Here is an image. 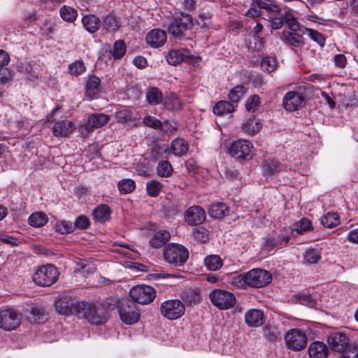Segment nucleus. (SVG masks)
Listing matches in <instances>:
<instances>
[{
  "mask_svg": "<svg viewBox=\"0 0 358 358\" xmlns=\"http://www.w3.org/2000/svg\"><path fill=\"white\" fill-rule=\"evenodd\" d=\"M160 313L169 320L180 318L185 313V306L179 299H169L161 303Z\"/></svg>",
  "mask_w": 358,
  "mask_h": 358,
  "instance_id": "nucleus-5",
  "label": "nucleus"
},
{
  "mask_svg": "<svg viewBox=\"0 0 358 358\" xmlns=\"http://www.w3.org/2000/svg\"><path fill=\"white\" fill-rule=\"evenodd\" d=\"M68 71L71 76H78L85 72L86 66L83 61L76 60L69 65Z\"/></svg>",
  "mask_w": 358,
  "mask_h": 358,
  "instance_id": "nucleus-49",
  "label": "nucleus"
},
{
  "mask_svg": "<svg viewBox=\"0 0 358 358\" xmlns=\"http://www.w3.org/2000/svg\"><path fill=\"white\" fill-rule=\"evenodd\" d=\"M165 262L174 266L183 265L189 257V252L183 245L178 243L167 245L163 251Z\"/></svg>",
  "mask_w": 358,
  "mask_h": 358,
  "instance_id": "nucleus-2",
  "label": "nucleus"
},
{
  "mask_svg": "<svg viewBox=\"0 0 358 358\" xmlns=\"http://www.w3.org/2000/svg\"><path fill=\"white\" fill-rule=\"evenodd\" d=\"M61 17L66 22H73L78 17L77 10L69 6H63L59 10Z\"/></svg>",
  "mask_w": 358,
  "mask_h": 358,
  "instance_id": "nucleus-46",
  "label": "nucleus"
},
{
  "mask_svg": "<svg viewBox=\"0 0 358 358\" xmlns=\"http://www.w3.org/2000/svg\"><path fill=\"white\" fill-rule=\"evenodd\" d=\"M306 34L315 42H316L321 48L325 45V38L324 36L317 30L307 28L306 29Z\"/></svg>",
  "mask_w": 358,
  "mask_h": 358,
  "instance_id": "nucleus-54",
  "label": "nucleus"
},
{
  "mask_svg": "<svg viewBox=\"0 0 358 358\" xmlns=\"http://www.w3.org/2000/svg\"><path fill=\"white\" fill-rule=\"evenodd\" d=\"M294 230L298 234H303L313 230V227L309 219L307 217H302L296 222Z\"/></svg>",
  "mask_w": 358,
  "mask_h": 358,
  "instance_id": "nucleus-47",
  "label": "nucleus"
},
{
  "mask_svg": "<svg viewBox=\"0 0 358 358\" xmlns=\"http://www.w3.org/2000/svg\"><path fill=\"white\" fill-rule=\"evenodd\" d=\"M229 208L223 202H217L210 206L208 209L209 215L211 217L220 219L229 214Z\"/></svg>",
  "mask_w": 358,
  "mask_h": 358,
  "instance_id": "nucleus-30",
  "label": "nucleus"
},
{
  "mask_svg": "<svg viewBox=\"0 0 358 358\" xmlns=\"http://www.w3.org/2000/svg\"><path fill=\"white\" fill-rule=\"evenodd\" d=\"M102 29L109 34L115 33L122 26L121 18L113 14H108L102 17Z\"/></svg>",
  "mask_w": 358,
  "mask_h": 358,
  "instance_id": "nucleus-20",
  "label": "nucleus"
},
{
  "mask_svg": "<svg viewBox=\"0 0 358 358\" xmlns=\"http://www.w3.org/2000/svg\"><path fill=\"white\" fill-rule=\"evenodd\" d=\"M126 44L122 40L116 41L110 50V55L116 59H121L126 53Z\"/></svg>",
  "mask_w": 358,
  "mask_h": 358,
  "instance_id": "nucleus-45",
  "label": "nucleus"
},
{
  "mask_svg": "<svg viewBox=\"0 0 358 358\" xmlns=\"http://www.w3.org/2000/svg\"><path fill=\"white\" fill-rule=\"evenodd\" d=\"M283 15L284 23L292 31H296L299 29V23L291 12L287 11Z\"/></svg>",
  "mask_w": 358,
  "mask_h": 358,
  "instance_id": "nucleus-56",
  "label": "nucleus"
},
{
  "mask_svg": "<svg viewBox=\"0 0 358 358\" xmlns=\"http://www.w3.org/2000/svg\"><path fill=\"white\" fill-rule=\"evenodd\" d=\"M245 321L249 327H260L265 321L264 313L259 309L249 310L245 314Z\"/></svg>",
  "mask_w": 358,
  "mask_h": 358,
  "instance_id": "nucleus-22",
  "label": "nucleus"
},
{
  "mask_svg": "<svg viewBox=\"0 0 358 358\" xmlns=\"http://www.w3.org/2000/svg\"><path fill=\"white\" fill-rule=\"evenodd\" d=\"M187 58L188 57L185 55L182 51L179 50H171L166 56L167 62L173 66H176L182 62L187 61Z\"/></svg>",
  "mask_w": 358,
  "mask_h": 358,
  "instance_id": "nucleus-37",
  "label": "nucleus"
},
{
  "mask_svg": "<svg viewBox=\"0 0 358 358\" xmlns=\"http://www.w3.org/2000/svg\"><path fill=\"white\" fill-rule=\"evenodd\" d=\"M192 25V16L180 13L174 17L173 21L169 25L168 31L175 38H181L186 35L187 31L191 30Z\"/></svg>",
  "mask_w": 358,
  "mask_h": 358,
  "instance_id": "nucleus-4",
  "label": "nucleus"
},
{
  "mask_svg": "<svg viewBox=\"0 0 358 358\" xmlns=\"http://www.w3.org/2000/svg\"><path fill=\"white\" fill-rule=\"evenodd\" d=\"M280 38L289 46L300 48L304 45L303 36L295 32L283 31H282Z\"/></svg>",
  "mask_w": 358,
  "mask_h": 358,
  "instance_id": "nucleus-25",
  "label": "nucleus"
},
{
  "mask_svg": "<svg viewBox=\"0 0 358 358\" xmlns=\"http://www.w3.org/2000/svg\"><path fill=\"white\" fill-rule=\"evenodd\" d=\"M285 345L288 349L299 351L304 349L307 345L306 333L299 329H292L285 335Z\"/></svg>",
  "mask_w": 358,
  "mask_h": 358,
  "instance_id": "nucleus-9",
  "label": "nucleus"
},
{
  "mask_svg": "<svg viewBox=\"0 0 358 358\" xmlns=\"http://www.w3.org/2000/svg\"><path fill=\"white\" fill-rule=\"evenodd\" d=\"M86 96L92 100L96 98L101 91L100 79L95 76H89L85 86Z\"/></svg>",
  "mask_w": 358,
  "mask_h": 358,
  "instance_id": "nucleus-26",
  "label": "nucleus"
},
{
  "mask_svg": "<svg viewBox=\"0 0 358 358\" xmlns=\"http://www.w3.org/2000/svg\"><path fill=\"white\" fill-rule=\"evenodd\" d=\"M290 239L288 231L276 236H268L264 238V248L266 250H271L275 248H281L286 245Z\"/></svg>",
  "mask_w": 358,
  "mask_h": 358,
  "instance_id": "nucleus-16",
  "label": "nucleus"
},
{
  "mask_svg": "<svg viewBox=\"0 0 358 358\" xmlns=\"http://www.w3.org/2000/svg\"><path fill=\"white\" fill-rule=\"evenodd\" d=\"M90 224L89 218L85 215H79L74 222V228L81 230L87 229Z\"/></svg>",
  "mask_w": 358,
  "mask_h": 358,
  "instance_id": "nucleus-58",
  "label": "nucleus"
},
{
  "mask_svg": "<svg viewBox=\"0 0 358 358\" xmlns=\"http://www.w3.org/2000/svg\"><path fill=\"white\" fill-rule=\"evenodd\" d=\"M166 33L160 29H155L147 34L145 40L147 43L155 48L162 46L166 41Z\"/></svg>",
  "mask_w": 358,
  "mask_h": 358,
  "instance_id": "nucleus-17",
  "label": "nucleus"
},
{
  "mask_svg": "<svg viewBox=\"0 0 358 358\" xmlns=\"http://www.w3.org/2000/svg\"><path fill=\"white\" fill-rule=\"evenodd\" d=\"M133 64L139 69H144L148 66V62L143 56L136 57L133 60Z\"/></svg>",
  "mask_w": 358,
  "mask_h": 358,
  "instance_id": "nucleus-64",
  "label": "nucleus"
},
{
  "mask_svg": "<svg viewBox=\"0 0 358 358\" xmlns=\"http://www.w3.org/2000/svg\"><path fill=\"white\" fill-rule=\"evenodd\" d=\"M231 284L237 288H242L247 286L246 272L234 275L231 278Z\"/></svg>",
  "mask_w": 358,
  "mask_h": 358,
  "instance_id": "nucleus-61",
  "label": "nucleus"
},
{
  "mask_svg": "<svg viewBox=\"0 0 358 358\" xmlns=\"http://www.w3.org/2000/svg\"><path fill=\"white\" fill-rule=\"evenodd\" d=\"M229 153L237 159L248 160L253 156V146L248 141L238 140L231 143Z\"/></svg>",
  "mask_w": 358,
  "mask_h": 358,
  "instance_id": "nucleus-11",
  "label": "nucleus"
},
{
  "mask_svg": "<svg viewBox=\"0 0 358 358\" xmlns=\"http://www.w3.org/2000/svg\"><path fill=\"white\" fill-rule=\"evenodd\" d=\"M260 65L263 71L271 73L275 70L277 61L273 57H266L262 59Z\"/></svg>",
  "mask_w": 358,
  "mask_h": 358,
  "instance_id": "nucleus-55",
  "label": "nucleus"
},
{
  "mask_svg": "<svg viewBox=\"0 0 358 358\" xmlns=\"http://www.w3.org/2000/svg\"><path fill=\"white\" fill-rule=\"evenodd\" d=\"M55 230L61 234H66L73 231L74 227L71 222L61 220L57 222Z\"/></svg>",
  "mask_w": 358,
  "mask_h": 358,
  "instance_id": "nucleus-53",
  "label": "nucleus"
},
{
  "mask_svg": "<svg viewBox=\"0 0 358 358\" xmlns=\"http://www.w3.org/2000/svg\"><path fill=\"white\" fill-rule=\"evenodd\" d=\"M281 171V166L278 161L268 159L264 162L263 171L264 174L267 176H272Z\"/></svg>",
  "mask_w": 358,
  "mask_h": 358,
  "instance_id": "nucleus-40",
  "label": "nucleus"
},
{
  "mask_svg": "<svg viewBox=\"0 0 358 358\" xmlns=\"http://www.w3.org/2000/svg\"><path fill=\"white\" fill-rule=\"evenodd\" d=\"M143 123L149 127L154 129H161L162 126V122L155 117L148 115L143 119Z\"/></svg>",
  "mask_w": 358,
  "mask_h": 358,
  "instance_id": "nucleus-59",
  "label": "nucleus"
},
{
  "mask_svg": "<svg viewBox=\"0 0 358 358\" xmlns=\"http://www.w3.org/2000/svg\"><path fill=\"white\" fill-rule=\"evenodd\" d=\"M163 95L159 89L153 87L148 90L146 99L150 105H157L162 101Z\"/></svg>",
  "mask_w": 358,
  "mask_h": 358,
  "instance_id": "nucleus-39",
  "label": "nucleus"
},
{
  "mask_svg": "<svg viewBox=\"0 0 358 358\" xmlns=\"http://www.w3.org/2000/svg\"><path fill=\"white\" fill-rule=\"evenodd\" d=\"M117 187L121 193L129 194L134 190L136 183L131 179H122L118 182Z\"/></svg>",
  "mask_w": 358,
  "mask_h": 358,
  "instance_id": "nucleus-51",
  "label": "nucleus"
},
{
  "mask_svg": "<svg viewBox=\"0 0 358 358\" xmlns=\"http://www.w3.org/2000/svg\"><path fill=\"white\" fill-rule=\"evenodd\" d=\"M247 91L248 88L242 85H238L234 87L228 94V98L230 102L231 103H238L247 93Z\"/></svg>",
  "mask_w": 358,
  "mask_h": 358,
  "instance_id": "nucleus-38",
  "label": "nucleus"
},
{
  "mask_svg": "<svg viewBox=\"0 0 358 358\" xmlns=\"http://www.w3.org/2000/svg\"><path fill=\"white\" fill-rule=\"evenodd\" d=\"M92 215L96 221L105 222L110 218V210L107 205H99L94 210Z\"/></svg>",
  "mask_w": 358,
  "mask_h": 358,
  "instance_id": "nucleus-34",
  "label": "nucleus"
},
{
  "mask_svg": "<svg viewBox=\"0 0 358 358\" xmlns=\"http://www.w3.org/2000/svg\"><path fill=\"white\" fill-rule=\"evenodd\" d=\"M75 129L74 124L69 120H64L55 123L52 127V133L55 137L65 138Z\"/></svg>",
  "mask_w": 358,
  "mask_h": 358,
  "instance_id": "nucleus-19",
  "label": "nucleus"
},
{
  "mask_svg": "<svg viewBox=\"0 0 358 358\" xmlns=\"http://www.w3.org/2000/svg\"><path fill=\"white\" fill-rule=\"evenodd\" d=\"M327 341L330 348L338 353L343 352L353 344L350 343V338L346 334L339 331L331 333L328 336Z\"/></svg>",
  "mask_w": 358,
  "mask_h": 358,
  "instance_id": "nucleus-14",
  "label": "nucleus"
},
{
  "mask_svg": "<svg viewBox=\"0 0 358 358\" xmlns=\"http://www.w3.org/2000/svg\"><path fill=\"white\" fill-rule=\"evenodd\" d=\"M169 155V148L165 145L155 144L151 148V159L152 161L164 160L168 158Z\"/></svg>",
  "mask_w": 358,
  "mask_h": 358,
  "instance_id": "nucleus-32",
  "label": "nucleus"
},
{
  "mask_svg": "<svg viewBox=\"0 0 358 358\" xmlns=\"http://www.w3.org/2000/svg\"><path fill=\"white\" fill-rule=\"evenodd\" d=\"M204 265L208 270L215 271L223 266L222 258L217 255H210L205 257Z\"/></svg>",
  "mask_w": 358,
  "mask_h": 358,
  "instance_id": "nucleus-36",
  "label": "nucleus"
},
{
  "mask_svg": "<svg viewBox=\"0 0 358 358\" xmlns=\"http://www.w3.org/2000/svg\"><path fill=\"white\" fill-rule=\"evenodd\" d=\"M328 352L327 345L320 341L312 343L308 348L310 358H327Z\"/></svg>",
  "mask_w": 358,
  "mask_h": 358,
  "instance_id": "nucleus-27",
  "label": "nucleus"
},
{
  "mask_svg": "<svg viewBox=\"0 0 358 358\" xmlns=\"http://www.w3.org/2000/svg\"><path fill=\"white\" fill-rule=\"evenodd\" d=\"M234 110V107L230 101H218L213 107V113L217 116H223L231 113Z\"/></svg>",
  "mask_w": 358,
  "mask_h": 358,
  "instance_id": "nucleus-33",
  "label": "nucleus"
},
{
  "mask_svg": "<svg viewBox=\"0 0 358 358\" xmlns=\"http://www.w3.org/2000/svg\"><path fill=\"white\" fill-rule=\"evenodd\" d=\"M212 303L220 310L228 309L234 306L236 299L234 294L222 289H215L210 294Z\"/></svg>",
  "mask_w": 358,
  "mask_h": 358,
  "instance_id": "nucleus-12",
  "label": "nucleus"
},
{
  "mask_svg": "<svg viewBox=\"0 0 358 358\" xmlns=\"http://www.w3.org/2000/svg\"><path fill=\"white\" fill-rule=\"evenodd\" d=\"M22 315L13 308L0 310V328L5 331L17 329L21 322Z\"/></svg>",
  "mask_w": 358,
  "mask_h": 358,
  "instance_id": "nucleus-10",
  "label": "nucleus"
},
{
  "mask_svg": "<svg viewBox=\"0 0 358 358\" xmlns=\"http://www.w3.org/2000/svg\"><path fill=\"white\" fill-rule=\"evenodd\" d=\"M129 295L134 303L146 305L152 302L155 299L156 291L151 286L139 285L130 289Z\"/></svg>",
  "mask_w": 358,
  "mask_h": 358,
  "instance_id": "nucleus-7",
  "label": "nucleus"
},
{
  "mask_svg": "<svg viewBox=\"0 0 358 358\" xmlns=\"http://www.w3.org/2000/svg\"><path fill=\"white\" fill-rule=\"evenodd\" d=\"M171 149L176 156H182L188 151V144L183 139H175L172 141Z\"/></svg>",
  "mask_w": 358,
  "mask_h": 358,
  "instance_id": "nucleus-42",
  "label": "nucleus"
},
{
  "mask_svg": "<svg viewBox=\"0 0 358 358\" xmlns=\"http://www.w3.org/2000/svg\"><path fill=\"white\" fill-rule=\"evenodd\" d=\"M110 115L104 113H94L89 116L87 120V131L99 129L108 124Z\"/></svg>",
  "mask_w": 358,
  "mask_h": 358,
  "instance_id": "nucleus-23",
  "label": "nucleus"
},
{
  "mask_svg": "<svg viewBox=\"0 0 358 358\" xmlns=\"http://www.w3.org/2000/svg\"><path fill=\"white\" fill-rule=\"evenodd\" d=\"M82 23L85 29L90 33H95L101 27L100 19L94 15H85L82 19Z\"/></svg>",
  "mask_w": 358,
  "mask_h": 358,
  "instance_id": "nucleus-28",
  "label": "nucleus"
},
{
  "mask_svg": "<svg viewBox=\"0 0 358 358\" xmlns=\"http://www.w3.org/2000/svg\"><path fill=\"white\" fill-rule=\"evenodd\" d=\"M59 274L57 268L55 266L47 264L38 267L35 271L32 279L38 286L49 287L57 282Z\"/></svg>",
  "mask_w": 358,
  "mask_h": 358,
  "instance_id": "nucleus-3",
  "label": "nucleus"
},
{
  "mask_svg": "<svg viewBox=\"0 0 358 358\" xmlns=\"http://www.w3.org/2000/svg\"><path fill=\"white\" fill-rule=\"evenodd\" d=\"M76 308L78 312V317L85 318L91 324H102L106 322L108 317V310L104 305L78 301Z\"/></svg>",
  "mask_w": 358,
  "mask_h": 358,
  "instance_id": "nucleus-1",
  "label": "nucleus"
},
{
  "mask_svg": "<svg viewBox=\"0 0 358 358\" xmlns=\"http://www.w3.org/2000/svg\"><path fill=\"white\" fill-rule=\"evenodd\" d=\"M192 236L196 241L201 243H205L209 240V231L203 227L193 229Z\"/></svg>",
  "mask_w": 358,
  "mask_h": 358,
  "instance_id": "nucleus-48",
  "label": "nucleus"
},
{
  "mask_svg": "<svg viewBox=\"0 0 358 358\" xmlns=\"http://www.w3.org/2000/svg\"><path fill=\"white\" fill-rule=\"evenodd\" d=\"M157 173L159 177L168 178L170 177L173 171L171 164L166 160H161L157 166Z\"/></svg>",
  "mask_w": 358,
  "mask_h": 358,
  "instance_id": "nucleus-43",
  "label": "nucleus"
},
{
  "mask_svg": "<svg viewBox=\"0 0 358 358\" xmlns=\"http://www.w3.org/2000/svg\"><path fill=\"white\" fill-rule=\"evenodd\" d=\"M262 128L261 123L255 118H249L243 122L241 129L250 136L258 133Z\"/></svg>",
  "mask_w": 358,
  "mask_h": 358,
  "instance_id": "nucleus-31",
  "label": "nucleus"
},
{
  "mask_svg": "<svg viewBox=\"0 0 358 358\" xmlns=\"http://www.w3.org/2000/svg\"><path fill=\"white\" fill-rule=\"evenodd\" d=\"M252 5L264 10L268 18L273 15H279L281 12L280 6L273 0H253Z\"/></svg>",
  "mask_w": 358,
  "mask_h": 358,
  "instance_id": "nucleus-21",
  "label": "nucleus"
},
{
  "mask_svg": "<svg viewBox=\"0 0 358 358\" xmlns=\"http://www.w3.org/2000/svg\"><path fill=\"white\" fill-rule=\"evenodd\" d=\"M269 19L271 20V28L272 30L279 29L283 26L284 20L282 14L271 16Z\"/></svg>",
  "mask_w": 358,
  "mask_h": 358,
  "instance_id": "nucleus-62",
  "label": "nucleus"
},
{
  "mask_svg": "<svg viewBox=\"0 0 358 358\" xmlns=\"http://www.w3.org/2000/svg\"><path fill=\"white\" fill-rule=\"evenodd\" d=\"M114 117L117 123L129 124L134 122V113L127 106H119L114 113Z\"/></svg>",
  "mask_w": 358,
  "mask_h": 358,
  "instance_id": "nucleus-24",
  "label": "nucleus"
},
{
  "mask_svg": "<svg viewBox=\"0 0 358 358\" xmlns=\"http://www.w3.org/2000/svg\"><path fill=\"white\" fill-rule=\"evenodd\" d=\"M247 286L262 288L268 285L272 280L271 274L262 268H253L246 272Z\"/></svg>",
  "mask_w": 358,
  "mask_h": 358,
  "instance_id": "nucleus-8",
  "label": "nucleus"
},
{
  "mask_svg": "<svg viewBox=\"0 0 358 358\" xmlns=\"http://www.w3.org/2000/svg\"><path fill=\"white\" fill-rule=\"evenodd\" d=\"M170 233L166 230L156 232L150 240V245L154 248H159L170 239Z\"/></svg>",
  "mask_w": 358,
  "mask_h": 358,
  "instance_id": "nucleus-29",
  "label": "nucleus"
},
{
  "mask_svg": "<svg viewBox=\"0 0 358 358\" xmlns=\"http://www.w3.org/2000/svg\"><path fill=\"white\" fill-rule=\"evenodd\" d=\"M47 215L42 212L32 213L28 219L29 224L34 227H41L48 222Z\"/></svg>",
  "mask_w": 358,
  "mask_h": 358,
  "instance_id": "nucleus-41",
  "label": "nucleus"
},
{
  "mask_svg": "<svg viewBox=\"0 0 358 358\" xmlns=\"http://www.w3.org/2000/svg\"><path fill=\"white\" fill-rule=\"evenodd\" d=\"M118 313L122 322L126 324H134L138 322L141 316L135 303L129 299L120 301Z\"/></svg>",
  "mask_w": 358,
  "mask_h": 358,
  "instance_id": "nucleus-6",
  "label": "nucleus"
},
{
  "mask_svg": "<svg viewBox=\"0 0 358 358\" xmlns=\"http://www.w3.org/2000/svg\"><path fill=\"white\" fill-rule=\"evenodd\" d=\"M78 302L73 303L70 299L64 298L56 301L55 309L61 315H74L78 317V312L76 308Z\"/></svg>",
  "mask_w": 358,
  "mask_h": 358,
  "instance_id": "nucleus-18",
  "label": "nucleus"
},
{
  "mask_svg": "<svg viewBox=\"0 0 358 358\" xmlns=\"http://www.w3.org/2000/svg\"><path fill=\"white\" fill-rule=\"evenodd\" d=\"M264 336L270 341H275L280 336V331L278 327L266 325L263 330Z\"/></svg>",
  "mask_w": 358,
  "mask_h": 358,
  "instance_id": "nucleus-50",
  "label": "nucleus"
},
{
  "mask_svg": "<svg viewBox=\"0 0 358 358\" xmlns=\"http://www.w3.org/2000/svg\"><path fill=\"white\" fill-rule=\"evenodd\" d=\"M306 92L300 91H291L285 94L282 104L287 111H295L306 106Z\"/></svg>",
  "mask_w": 358,
  "mask_h": 358,
  "instance_id": "nucleus-13",
  "label": "nucleus"
},
{
  "mask_svg": "<svg viewBox=\"0 0 358 358\" xmlns=\"http://www.w3.org/2000/svg\"><path fill=\"white\" fill-rule=\"evenodd\" d=\"M162 185L157 180H153L146 185L147 194L152 197L159 195L162 189Z\"/></svg>",
  "mask_w": 358,
  "mask_h": 358,
  "instance_id": "nucleus-52",
  "label": "nucleus"
},
{
  "mask_svg": "<svg viewBox=\"0 0 358 358\" xmlns=\"http://www.w3.org/2000/svg\"><path fill=\"white\" fill-rule=\"evenodd\" d=\"M206 217L205 210L198 206L189 207L185 213V222L192 226L202 224L205 221Z\"/></svg>",
  "mask_w": 358,
  "mask_h": 358,
  "instance_id": "nucleus-15",
  "label": "nucleus"
},
{
  "mask_svg": "<svg viewBox=\"0 0 358 358\" xmlns=\"http://www.w3.org/2000/svg\"><path fill=\"white\" fill-rule=\"evenodd\" d=\"M333 61L336 67L343 69L347 64V59L344 55L337 54L334 58Z\"/></svg>",
  "mask_w": 358,
  "mask_h": 358,
  "instance_id": "nucleus-63",
  "label": "nucleus"
},
{
  "mask_svg": "<svg viewBox=\"0 0 358 358\" xmlns=\"http://www.w3.org/2000/svg\"><path fill=\"white\" fill-rule=\"evenodd\" d=\"M303 263L307 264H317L321 259L320 250L309 248L303 253Z\"/></svg>",
  "mask_w": 358,
  "mask_h": 358,
  "instance_id": "nucleus-35",
  "label": "nucleus"
},
{
  "mask_svg": "<svg viewBox=\"0 0 358 358\" xmlns=\"http://www.w3.org/2000/svg\"><path fill=\"white\" fill-rule=\"evenodd\" d=\"M340 353V358H358V347L352 344L348 349Z\"/></svg>",
  "mask_w": 358,
  "mask_h": 358,
  "instance_id": "nucleus-60",
  "label": "nucleus"
},
{
  "mask_svg": "<svg viewBox=\"0 0 358 358\" xmlns=\"http://www.w3.org/2000/svg\"><path fill=\"white\" fill-rule=\"evenodd\" d=\"M260 104V98L258 95L250 96L245 102V109L249 112L254 113L257 110Z\"/></svg>",
  "mask_w": 358,
  "mask_h": 358,
  "instance_id": "nucleus-57",
  "label": "nucleus"
},
{
  "mask_svg": "<svg viewBox=\"0 0 358 358\" xmlns=\"http://www.w3.org/2000/svg\"><path fill=\"white\" fill-rule=\"evenodd\" d=\"M340 222L339 215L336 213H328L320 219V223L327 228H333Z\"/></svg>",
  "mask_w": 358,
  "mask_h": 358,
  "instance_id": "nucleus-44",
  "label": "nucleus"
}]
</instances>
